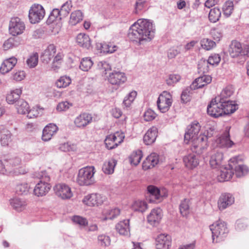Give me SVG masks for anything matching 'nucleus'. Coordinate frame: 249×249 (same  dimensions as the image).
<instances>
[{"instance_id":"obj_1","label":"nucleus","mask_w":249,"mask_h":249,"mask_svg":"<svg viewBox=\"0 0 249 249\" xmlns=\"http://www.w3.org/2000/svg\"><path fill=\"white\" fill-rule=\"evenodd\" d=\"M200 127L199 123L195 121L187 126L184 135L185 142H191V150L197 155L202 154L207 148L208 139L213 137L214 133L213 129L210 128L198 136Z\"/></svg>"},{"instance_id":"obj_2","label":"nucleus","mask_w":249,"mask_h":249,"mask_svg":"<svg viewBox=\"0 0 249 249\" xmlns=\"http://www.w3.org/2000/svg\"><path fill=\"white\" fill-rule=\"evenodd\" d=\"M155 27L153 22L147 19H139L129 28L128 36L133 41L140 44L143 41H150L154 38Z\"/></svg>"},{"instance_id":"obj_3","label":"nucleus","mask_w":249,"mask_h":249,"mask_svg":"<svg viewBox=\"0 0 249 249\" xmlns=\"http://www.w3.org/2000/svg\"><path fill=\"white\" fill-rule=\"evenodd\" d=\"M220 174L217 176V180L219 182L229 180L235 174L238 178H240L249 171L248 167L243 164H238L237 158L234 157L230 159L229 164L226 166L220 168Z\"/></svg>"},{"instance_id":"obj_4","label":"nucleus","mask_w":249,"mask_h":249,"mask_svg":"<svg viewBox=\"0 0 249 249\" xmlns=\"http://www.w3.org/2000/svg\"><path fill=\"white\" fill-rule=\"evenodd\" d=\"M213 242H218L227 236L229 230L225 222L217 221L210 226Z\"/></svg>"},{"instance_id":"obj_5","label":"nucleus","mask_w":249,"mask_h":249,"mask_svg":"<svg viewBox=\"0 0 249 249\" xmlns=\"http://www.w3.org/2000/svg\"><path fill=\"white\" fill-rule=\"evenodd\" d=\"M93 166H87L80 169L77 178V182L80 186H89L92 185L94 181Z\"/></svg>"},{"instance_id":"obj_6","label":"nucleus","mask_w":249,"mask_h":249,"mask_svg":"<svg viewBox=\"0 0 249 249\" xmlns=\"http://www.w3.org/2000/svg\"><path fill=\"white\" fill-rule=\"evenodd\" d=\"M229 53L231 57L239 58L244 61L249 53V49L243 47L239 42L233 40L229 46Z\"/></svg>"},{"instance_id":"obj_7","label":"nucleus","mask_w":249,"mask_h":249,"mask_svg":"<svg viewBox=\"0 0 249 249\" xmlns=\"http://www.w3.org/2000/svg\"><path fill=\"white\" fill-rule=\"evenodd\" d=\"M45 15L43 7L39 4H34L29 11V20L32 24L38 23L44 18Z\"/></svg>"},{"instance_id":"obj_8","label":"nucleus","mask_w":249,"mask_h":249,"mask_svg":"<svg viewBox=\"0 0 249 249\" xmlns=\"http://www.w3.org/2000/svg\"><path fill=\"white\" fill-rule=\"evenodd\" d=\"M172 95L167 91H163L157 100V104L159 109L162 113L167 112L172 104Z\"/></svg>"},{"instance_id":"obj_9","label":"nucleus","mask_w":249,"mask_h":249,"mask_svg":"<svg viewBox=\"0 0 249 249\" xmlns=\"http://www.w3.org/2000/svg\"><path fill=\"white\" fill-rule=\"evenodd\" d=\"M25 29L24 23L18 18L11 19L9 25V33L13 36H17L23 33Z\"/></svg>"},{"instance_id":"obj_10","label":"nucleus","mask_w":249,"mask_h":249,"mask_svg":"<svg viewBox=\"0 0 249 249\" xmlns=\"http://www.w3.org/2000/svg\"><path fill=\"white\" fill-rule=\"evenodd\" d=\"M222 106L221 100L217 98L212 99L207 107L208 114L213 118L222 116Z\"/></svg>"},{"instance_id":"obj_11","label":"nucleus","mask_w":249,"mask_h":249,"mask_svg":"<svg viewBox=\"0 0 249 249\" xmlns=\"http://www.w3.org/2000/svg\"><path fill=\"white\" fill-rule=\"evenodd\" d=\"M147 195L150 202H155L167 196V191L166 188H147Z\"/></svg>"},{"instance_id":"obj_12","label":"nucleus","mask_w":249,"mask_h":249,"mask_svg":"<svg viewBox=\"0 0 249 249\" xmlns=\"http://www.w3.org/2000/svg\"><path fill=\"white\" fill-rule=\"evenodd\" d=\"M127 78L124 73L115 71L110 73L108 77V82L117 87L124 84Z\"/></svg>"},{"instance_id":"obj_13","label":"nucleus","mask_w":249,"mask_h":249,"mask_svg":"<svg viewBox=\"0 0 249 249\" xmlns=\"http://www.w3.org/2000/svg\"><path fill=\"white\" fill-rule=\"evenodd\" d=\"M217 146L221 148H230L234 144L230 139V128L226 127L223 133L216 140Z\"/></svg>"},{"instance_id":"obj_14","label":"nucleus","mask_w":249,"mask_h":249,"mask_svg":"<svg viewBox=\"0 0 249 249\" xmlns=\"http://www.w3.org/2000/svg\"><path fill=\"white\" fill-rule=\"evenodd\" d=\"M93 117L91 114L82 113L78 116L74 120V123L77 127L84 128L92 122Z\"/></svg>"},{"instance_id":"obj_15","label":"nucleus","mask_w":249,"mask_h":249,"mask_svg":"<svg viewBox=\"0 0 249 249\" xmlns=\"http://www.w3.org/2000/svg\"><path fill=\"white\" fill-rule=\"evenodd\" d=\"M33 178L37 179L36 181V183L35 187H42V186L47 187V186L51 185L50 178L45 171L35 173L33 174Z\"/></svg>"},{"instance_id":"obj_16","label":"nucleus","mask_w":249,"mask_h":249,"mask_svg":"<svg viewBox=\"0 0 249 249\" xmlns=\"http://www.w3.org/2000/svg\"><path fill=\"white\" fill-rule=\"evenodd\" d=\"M171 245V238L169 235L160 234L156 239V247L157 249H168Z\"/></svg>"},{"instance_id":"obj_17","label":"nucleus","mask_w":249,"mask_h":249,"mask_svg":"<svg viewBox=\"0 0 249 249\" xmlns=\"http://www.w3.org/2000/svg\"><path fill=\"white\" fill-rule=\"evenodd\" d=\"M234 202L232 195L229 193L222 194L218 201V207L220 211L224 210Z\"/></svg>"},{"instance_id":"obj_18","label":"nucleus","mask_w":249,"mask_h":249,"mask_svg":"<svg viewBox=\"0 0 249 249\" xmlns=\"http://www.w3.org/2000/svg\"><path fill=\"white\" fill-rule=\"evenodd\" d=\"M162 210L160 208L153 209L147 216V221L151 225L156 226L162 217Z\"/></svg>"},{"instance_id":"obj_19","label":"nucleus","mask_w":249,"mask_h":249,"mask_svg":"<svg viewBox=\"0 0 249 249\" xmlns=\"http://www.w3.org/2000/svg\"><path fill=\"white\" fill-rule=\"evenodd\" d=\"M82 201L86 205L93 207L101 205L103 202V199L100 194H92L85 196Z\"/></svg>"},{"instance_id":"obj_20","label":"nucleus","mask_w":249,"mask_h":249,"mask_svg":"<svg viewBox=\"0 0 249 249\" xmlns=\"http://www.w3.org/2000/svg\"><path fill=\"white\" fill-rule=\"evenodd\" d=\"M200 74V76L196 78L195 81L191 85V88L194 89H200L212 82V77L210 75L204 74Z\"/></svg>"},{"instance_id":"obj_21","label":"nucleus","mask_w":249,"mask_h":249,"mask_svg":"<svg viewBox=\"0 0 249 249\" xmlns=\"http://www.w3.org/2000/svg\"><path fill=\"white\" fill-rule=\"evenodd\" d=\"M159 161V155L156 153H152L143 162L142 168L144 170L152 168L157 165Z\"/></svg>"},{"instance_id":"obj_22","label":"nucleus","mask_w":249,"mask_h":249,"mask_svg":"<svg viewBox=\"0 0 249 249\" xmlns=\"http://www.w3.org/2000/svg\"><path fill=\"white\" fill-rule=\"evenodd\" d=\"M4 161L5 162V164H6V167H9L11 170L13 171L15 170L17 171L21 172V168L24 169L25 170H26L24 168L19 166L21 163V160L18 157H15L11 158H5L4 159Z\"/></svg>"},{"instance_id":"obj_23","label":"nucleus","mask_w":249,"mask_h":249,"mask_svg":"<svg viewBox=\"0 0 249 249\" xmlns=\"http://www.w3.org/2000/svg\"><path fill=\"white\" fill-rule=\"evenodd\" d=\"M56 51V47L53 44H50L41 55L42 61L44 63L48 64L53 57Z\"/></svg>"},{"instance_id":"obj_24","label":"nucleus","mask_w":249,"mask_h":249,"mask_svg":"<svg viewBox=\"0 0 249 249\" xmlns=\"http://www.w3.org/2000/svg\"><path fill=\"white\" fill-rule=\"evenodd\" d=\"M58 130L57 126L54 124H50L46 125L43 130L42 139L43 141L50 140L52 136Z\"/></svg>"},{"instance_id":"obj_25","label":"nucleus","mask_w":249,"mask_h":249,"mask_svg":"<svg viewBox=\"0 0 249 249\" xmlns=\"http://www.w3.org/2000/svg\"><path fill=\"white\" fill-rule=\"evenodd\" d=\"M223 154L221 152H214L212 154L210 159V164L213 168H219L222 166Z\"/></svg>"},{"instance_id":"obj_26","label":"nucleus","mask_w":249,"mask_h":249,"mask_svg":"<svg viewBox=\"0 0 249 249\" xmlns=\"http://www.w3.org/2000/svg\"><path fill=\"white\" fill-rule=\"evenodd\" d=\"M158 136V129L156 127L149 129L143 137V142L146 145H150L154 143Z\"/></svg>"},{"instance_id":"obj_27","label":"nucleus","mask_w":249,"mask_h":249,"mask_svg":"<svg viewBox=\"0 0 249 249\" xmlns=\"http://www.w3.org/2000/svg\"><path fill=\"white\" fill-rule=\"evenodd\" d=\"M17 63V59L14 57L5 60L0 67L1 72L3 74L8 72L15 67Z\"/></svg>"},{"instance_id":"obj_28","label":"nucleus","mask_w":249,"mask_h":249,"mask_svg":"<svg viewBox=\"0 0 249 249\" xmlns=\"http://www.w3.org/2000/svg\"><path fill=\"white\" fill-rule=\"evenodd\" d=\"M183 162L185 166L190 169H193L199 164L198 157L194 154H190L183 158Z\"/></svg>"},{"instance_id":"obj_29","label":"nucleus","mask_w":249,"mask_h":249,"mask_svg":"<svg viewBox=\"0 0 249 249\" xmlns=\"http://www.w3.org/2000/svg\"><path fill=\"white\" fill-rule=\"evenodd\" d=\"M21 171H17V170H11L9 167H7L5 162L0 160V174L3 175H11L13 176H18L20 174H24L26 171L24 169L21 168Z\"/></svg>"},{"instance_id":"obj_30","label":"nucleus","mask_w":249,"mask_h":249,"mask_svg":"<svg viewBox=\"0 0 249 249\" xmlns=\"http://www.w3.org/2000/svg\"><path fill=\"white\" fill-rule=\"evenodd\" d=\"M22 93L21 89H16L12 90L9 93L7 94L6 98L7 102L9 104H17L18 102L21 99L20 95Z\"/></svg>"},{"instance_id":"obj_31","label":"nucleus","mask_w":249,"mask_h":249,"mask_svg":"<svg viewBox=\"0 0 249 249\" xmlns=\"http://www.w3.org/2000/svg\"><path fill=\"white\" fill-rule=\"evenodd\" d=\"M222 104V115H228L233 113L236 110V106L232 101L229 100H221Z\"/></svg>"},{"instance_id":"obj_32","label":"nucleus","mask_w":249,"mask_h":249,"mask_svg":"<svg viewBox=\"0 0 249 249\" xmlns=\"http://www.w3.org/2000/svg\"><path fill=\"white\" fill-rule=\"evenodd\" d=\"M116 229L120 234L128 235L130 231L129 219L124 220L118 223L116 225Z\"/></svg>"},{"instance_id":"obj_33","label":"nucleus","mask_w":249,"mask_h":249,"mask_svg":"<svg viewBox=\"0 0 249 249\" xmlns=\"http://www.w3.org/2000/svg\"><path fill=\"white\" fill-rule=\"evenodd\" d=\"M76 42L80 46L86 49L90 47V39L89 36L85 34L80 33L76 37Z\"/></svg>"},{"instance_id":"obj_34","label":"nucleus","mask_w":249,"mask_h":249,"mask_svg":"<svg viewBox=\"0 0 249 249\" xmlns=\"http://www.w3.org/2000/svg\"><path fill=\"white\" fill-rule=\"evenodd\" d=\"M15 106L17 111L19 114H25L26 113H28L29 114L31 113V111L29 110V106L28 103L22 99H19ZM28 117L30 118H32V117L29 115H28Z\"/></svg>"},{"instance_id":"obj_35","label":"nucleus","mask_w":249,"mask_h":249,"mask_svg":"<svg viewBox=\"0 0 249 249\" xmlns=\"http://www.w3.org/2000/svg\"><path fill=\"white\" fill-rule=\"evenodd\" d=\"M117 139V136L115 134H110L106 137L105 140V144L106 147L109 150L113 149L118 145L122 141V140L119 141L118 142H116Z\"/></svg>"},{"instance_id":"obj_36","label":"nucleus","mask_w":249,"mask_h":249,"mask_svg":"<svg viewBox=\"0 0 249 249\" xmlns=\"http://www.w3.org/2000/svg\"><path fill=\"white\" fill-rule=\"evenodd\" d=\"M21 39L18 37H10L5 40L3 44L4 50L18 47L21 43Z\"/></svg>"},{"instance_id":"obj_37","label":"nucleus","mask_w":249,"mask_h":249,"mask_svg":"<svg viewBox=\"0 0 249 249\" xmlns=\"http://www.w3.org/2000/svg\"><path fill=\"white\" fill-rule=\"evenodd\" d=\"M56 195L62 199L70 198L72 196L71 188H53Z\"/></svg>"},{"instance_id":"obj_38","label":"nucleus","mask_w":249,"mask_h":249,"mask_svg":"<svg viewBox=\"0 0 249 249\" xmlns=\"http://www.w3.org/2000/svg\"><path fill=\"white\" fill-rule=\"evenodd\" d=\"M10 204L13 209L18 212H21L23 210L27 205L24 200L18 198L12 199L10 200Z\"/></svg>"},{"instance_id":"obj_39","label":"nucleus","mask_w":249,"mask_h":249,"mask_svg":"<svg viewBox=\"0 0 249 249\" xmlns=\"http://www.w3.org/2000/svg\"><path fill=\"white\" fill-rule=\"evenodd\" d=\"M131 208L134 211L143 213L147 209V204L144 201L138 200L133 202Z\"/></svg>"},{"instance_id":"obj_40","label":"nucleus","mask_w":249,"mask_h":249,"mask_svg":"<svg viewBox=\"0 0 249 249\" xmlns=\"http://www.w3.org/2000/svg\"><path fill=\"white\" fill-rule=\"evenodd\" d=\"M117 47L112 43L104 42L100 44V50L104 53H111L116 51Z\"/></svg>"},{"instance_id":"obj_41","label":"nucleus","mask_w":249,"mask_h":249,"mask_svg":"<svg viewBox=\"0 0 249 249\" xmlns=\"http://www.w3.org/2000/svg\"><path fill=\"white\" fill-rule=\"evenodd\" d=\"M221 12L218 7H214L210 10L209 14V19L210 22L215 23L217 22L221 17Z\"/></svg>"},{"instance_id":"obj_42","label":"nucleus","mask_w":249,"mask_h":249,"mask_svg":"<svg viewBox=\"0 0 249 249\" xmlns=\"http://www.w3.org/2000/svg\"><path fill=\"white\" fill-rule=\"evenodd\" d=\"M117 161L115 160H111L104 163L102 167L103 171L106 174H111L114 172V169Z\"/></svg>"},{"instance_id":"obj_43","label":"nucleus","mask_w":249,"mask_h":249,"mask_svg":"<svg viewBox=\"0 0 249 249\" xmlns=\"http://www.w3.org/2000/svg\"><path fill=\"white\" fill-rule=\"evenodd\" d=\"M209 63L207 60L202 58L198 63L197 69L198 72L199 74H205L207 73L209 71Z\"/></svg>"},{"instance_id":"obj_44","label":"nucleus","mask_w":249,"mask_h":249,"mask_svg":"<svg viewBox=\"0 0 249 249\" xmlns=\"http://www.w3.org/2000/svg\"><path fill=\"white\" fill-rule=\"evenodd\" d=\"M142 157V152L141 150H137L133 152L129 157V160L132 164L137 165L141 160Z\"/></svg>"},{"instance_id":"obj_45","label":"nucleus","mask_w":249,"mask_h":249,"mask_svg":"<svg viewBox=\"0 0 249 249\" xmlns=\"http://www.w3.org/2000/svg\"><path fill=\"white\" fill-rule=\"evenodd\" d=\"M71 80L70 77L63 76L59 78L55 83L56 86L58 88H64L71 83Z\"/></svg>"},{"instance_id":"obj_46","label":"nucleus","mask_w":249,"mask_h":249,"mask_svg":"<svg viewBox=\"0 0 249 249\" xmlns=\"http://www.w3.org/2000/svg\"><path fill=\"white\" fill-rule=\"evenodd\" d=\"M83 14L80 10H76L71 13L70 22L72 25H75L83 19Z\"/></svg>"},{"instance_id":"obj_47","label":"nucleus","mask_w":249,"mask_h":249,"mask_svg":"<svg viewBox=\"0 0 249 249\" xmlns=\"http://www.w3.org/2000/svg\"><path fill=\"white\" fill-rule=\"evenodd\" d=\"M63 17H61V14L58 9H54L50 13L49 18L47 20V22L49 23H52L55 20H61Z\"/></svg>"},{"instance_id":"obj_48","label":"nucleus","mask_w":249,"mask_h":249,"mask_svg":"<svg viewBox=\"0 0 249 249\" xmlns=\"http://www.w3.org/2000/svg\"><path fill=\"white\" fill-rule=\"evenodd\" d=\"M93 64V62L90 58H83L81 61L79 68L81 70L86 71L91 68Z\"/></svg>"},{"instance_id":"obj_49","label":"nucleus","mask_w":249,"mask_h":249,"mask_svg":"<svg viewBox=\"0 0 249 249\" xmlns=\"http://www.w3.org/2000/svg\"><path fill=\"white\" fill-rule=\"evenodd\" d=\"M11 134L7 130L1 132L0 142L2 146H7L11 141Z\"/></svg>"},{"instance_id":"obj_50","label":"nucleus","mask_w":249,"mask_h":249,"mask_svg":"<svg viewBox=\"0 0 249 249\" xmlns=\"http://www.w3.org/2000/svg\"><path fill=\"white\" fill-rule=\"evenodd\" d=\"M179 210L183 216H186L189 213V200L184 199L179 205Z\"/></svg>"},{"instance_id":"obj_51","label":"nucleus","mask_w":249,"mask_h":249,"mask_svg":"<svg viewBox=\"0 0 249 249\" xmlns=\"http://www.w3.org/2000/svg\"><path fill=\"white\" fill-rule=\"evenodd\" d=\"M137 94L136 91H132L129 93L124 98L123 103L124 106L126 107H129L135 100Z\"/></svg>"},{"instance_id":"obj_52","label":"nucleus","mask_w":249,"mask_h":249,"mask_svg":"<svg viewBox=\"0 0 249 249\" xmlns=\"http://www.w3.org/2000/svg\"><path fill=\"white\" fill-rule=\"evenodd\" d=\"M72 6V2L71 0L64 3L61 6L60 10H59L61 14V17H63V18L67 17L71 11Z\"/></svg>"},{"instance_id":"obj_53","label":"nucleus","mask_w":249,"mask_h":249,"mask_svg":"<svg viewBox=\"0 0 249 249\" xmlns=\"http://www.w3.org/2000/svg\"><path fill=\"white\" fill-rule=\"evenodd\" d=\"M202 48L206 50H210L216 45V43L208 38H203L200 41Z\"/></svg>"},{"instance_id":"obj_54","label":"nucleus","mask_w":249,"mask_h":249,"mask_svg":"<svg viewBox=\"0 0 249 249\" xmlns=\"http://www.w3.org/2000/svg\"><path fill=\"white\" fill-rule=\"evenodd\" d=\"M223 12L224 15L229 17L232 13L233 10V3L232 1H227L223 6Z\"/></svg>"},{"instance_id":"obj_55","label":"nucleus","mask_w":249,"mask_h":249,"mask_svg":"<svg viewBox=\"0 0 249 249\" xmlns=\"http://www.w3.org/2000/svg\"><path fill=\"white\" fill-rule=\"evenodd\" d=\"M106 214V219H113L118 216L120 213V210L117 208L108 210L105 212Z\"/></svg>"},{"instance_id":"obj_56","label":"nucleus","mask_w":249,"mask_h":249,"mask_svg":"<svg viewBox=\"0 0 249 249\" xmlns=\"http://www.w3.org/2000/svg\"><path fill=\"white\" fill-rule=\"evenodd\" d=\"M233 89L231 86L226 87L221 92L220 97L217 98L219 100H226L230 97L233 93Z\"/></svg>"},{"instance_id":"obj_57","label":"nucleus","mask_w":249,"mask_h":249,"mask_svg":"<svg viewBox=\"0 0 249 249\" xmlns=\"http://www.w3.org/2000/svg\"><path fill=\"white\" fill-rule=\"evenodd\" d=\"M193 88H191V86L189 87H187L185 89H184L181 94V100L183 103H187L188 102L191 98L190 96V91L192 90H195Z\"/></svg>"},{"instance_id":"obj_58","label":"nucleus","mask_w":249,"mask_h":249,"mask_svg":"<svg viewBox=\"0 0 249 249\" xmlns=\"http://www.w3.org/2000/svg\"><path fill=\"white\" fill-rule=\"evenodd\" d=\"M38 60V54L37 53H35L30 56V57L27 60L26 62L30 68H34L37 65Z\"/></svg>"},{"instance_id":"obj_59","label":"nucleus","mask_w":249,"mask_h":249,"mask_svg":"<svg viewBox=\"0 0 249 249\" xmlns=\"http://www.w3.org/2000/svg\"><path fill=\"white\" fill-rule=\"evenodd\" d=\"M207 61L211 65H217L221 61V57L219 54L213 53L209 57Z\"/></svg>"},{"instance_id":"obj_60","label":"nucleus","mask_w":249,"mask_h":249,"mask_svg":"<svg viewBox=\"0 0 249 249\" xmlns=\"http://www.w3.org/2000/svg\"><path fill=\"white\" fill-rule=\"evenodd\" d=\"M50 188H33L32 191L34 194L37 196H42L48 193Z\"/></svg>"},{"instance_id":"obj_61","label":"nucleus","mask_w":249,"mask_h":249,"mask_svg":"<svg viewBox=\"0 0 249 249\" xmlns=\"http://www.w3.org/2000/svg\"><path fill=\"white\" fill-rule=\"evenodd\" d=\"M98 240L102 246H108L110 244V239L109 236L106 235L102 234L99 235Z\"/></svg>"},{"instance_id":"obj_62","label":"nucleus","mask_w":249,"mask_h":249,"mask_svg":"<svg viewBox=\"0 0 249 249\" xmlns=\"http://www.w3.org/2000/svg\"><path fill=\"white\" fill-rule=\"evenodd\" d=\"M180 79V76L178 74H170L166 80V83L169 86H173Z\"/></svg>"},{"instance_id":"obj_63","label":"nucleus","mask_w":249,"mask_h":249,"mask_svg":"<svg viewBox=\"0 0 249 249\" xmlns=\"http://www.w3.org/2000/svg\"><path fill=\"white\" fill-rule=\"evenodd\" d=\"M156 117V114L151 109H148L143 114L144 120L149 122L153 120Z\"/></svg>"},{"instance_id":"obj_64","label":"nucleus","mask_w":249,"mask_h":249,"mask_svg":"<svg viewBox=\"0 0 249 249\" xmlns=\"http://www.w3.org/2000/svg\"><path fill=\"white\" fill-rule=\"evenodd\" d=\"M72 106V104L68 101H63L57 105L56 109L59 111H65Z\"/></svg>"}]
</instances>
